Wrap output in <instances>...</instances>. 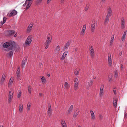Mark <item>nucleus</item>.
Segmentation results:
<instances>
[{
  "label": "nucleus",
  "mask_w": 127,
  "mask_h": 127,
  "mask_svg": "<svg viewBox=\"0 0 127 127\" xmlns=\"http://www.w3.org/2000/svg\"><path fill=\"white\" fill-rule=\"evenodd\" d=\"M60 47L58 45L55 48V50L56 51H59L60 50Z\"/></svg>",
  "instance_id": "nucleus-44"
},
{
  "label": "nucleus",
  "mask_w": 127,
  "mask_h": 127,
  "mask_svg": "<svg viewBox=\"0 0 127 127\" xmlns=\"http://www.w3.org/2000/svg\"><path fill=\"white\" fill-rule=\"evenodd\" d=\"M52 40V36L50 34H48L47 35V38L44 45L45 46V49H47L49 46L50 43L51 42Z\"/></svg>",
  "instance_id": "nucleus-2"
},
{
  "label": "nucleus",
  "mask_w": 127,
  "mask_h": 127,
  "mask_svg": "<svg viewBox=\"0 0 127 127\" xmlns=\"http://www.w3.org/2000/svg\"><path fill=\"white\" fill-rule=\"evenodd\" d=\"M86 25L84 24L83 25L82 29L80 32V34L81 35H83L85 33V31L86 29Z\"/></svg>",
  "instance_id": "nucleus-16"
},
{
  "label": "nucleus",
  "mask_w": 127,
  "mask_h": 127,
  "mask_svg": "<svg viewBox=\"0 0 127 127\" xmlns=\"http://www.w3.org/2000/svg\"><path fill=\"white\" fill-rule=\"evenodd\" d=\"M95 27H91L90 28V30L91 31V32L93 34L95 30Z\"/></svg>",
  "instance_id": "nucleus-34"
},
{
  "label": "nucleus",
  "mask_w": 127,
  "mask_h": 127,
  "mask_svg": "<svg viewBox=\"0 0 127 127\" xmlns=\"http://www.w3.org/2000/svg\"><path fill=\"white\" fill-rule=\"evenodd\" d=\"M104 91H100L99 95L100 97H102L104 95Z\"/></svg>",
  "instance_id": "nucleus-35"
},
{
  "label": "nucleus",
  "mask_w": 127,
  "mask_h": 127,
  "mask_svg": "<svg viewBox=\"0 0 127 127\" xmlns=\"http://www.w3.org/2000/svg\"><path fill=\"white\" fill-rule=\"evenodd\" d=\"M13 53L12 51L10 52L8 55V57L9 58L11 57L12 56Z\"/></svg>",
  "instance_id": "nucleus-38"
},
{
  "label": "nucleus",
  "mask_w": 127,
  "mask_h": 127,
  "mask_svg": "<svg viewBox=\"0 0 127 127\" xmlns=\"http://www.w3.org/2000/svg\"><path fill=\"white\" fill-rule=\"evenodd\" d=\"M93 84V81L92 80H90L88 83V85L89 87H91L92 86Z\"/></svg>",
  "instance_id": "nucleus-37"
},
{
  "label": "nucleus",
  "mask_w": 127,
  "mask_h": 127,
  "mask_svg": "<svg viewBox=\"0 0 127 127\" xmlns=\"http://www.w3.org/2000/svg\"><path fill=\"white\" fill-rule=\"evenodd\" d=\"M117 100L116 98H113V104L114 107L116 108L117 105Z\"/></svg>",
  "instance_id": "nucleus-17"
},
{
  "label": "nucleus",
  "mask_w": 127,
  "mask_h": 127,
  "mask_svg": "<svg viewBox=\"0 0 127 127\" xmlns=\"http://www.w3.org/2000/svg\"><path fill=\"white\" fill-rule=\"evenodd\" d=\"M69 85L68 83L67 82H65L64 83V87L65 89H67L69 88Z\"/></svg>",
  "instance_id": "nucleus-24"
},
{
  "label": "nucleus",
  "mask_w": 127,
  "mask_h": 127,
  "mask_svg": "<svg viewBox=\"0 0 127 127\" xmlns=\"http://www.w3.org/2000/svg\"><path fill=\"white\" fill-rule=\"evenodd\" d=\"M80 110L78 109H77L76 111H74L73 115V117L74 118H75L77 116Z\"/></svg>",
  "instance_id": "nucleus-19"
},
{
  "label": "nucleus",
  "mask_w": 127,
  "mask_h": 127,
  "mask_svg": "<svg viewBox=\"0 0 127 127\" xmlns=\"http://www.w3.org/2000/svg\"><path fill=\"white\" fill-rule=\"evenodd\" d=\"M19 112L22 113L23 111V104H19Z\"/></svg>",
  "instance_id": "nucleus-25"
},
{
  "label": "nucleus",
  "mask_w": 127,
  "mask_h": 127,
  "mask_svg": "<svg viewBox=\"0 0 127 127\" xmlns=\"http://www.w3.org/2000/svg\"><path fill=\"white\" fill-rule=\"evenodd\" d=\"M104 85L103 84H102L101 85L100 89V91H104Z\"/></svg>",
  "instance_id": "nucleus-48"
},
{
  "label": "nucleus",
  "mask_w": 127,
  "mask_h": 127,
  "mask_svg": "<svg viewBox=\"0 0 127 127\" xmlns=\"http://www.w3.org/2000/svg\"><path fill=\"white\" fill-rule=\"evenodd\" d=\"M17 79L18 80L20 79V68L19 67H18L17 69L16 72Z\"/></svg>",
  "instance_id": "nucleus-14"
},
{
  "label": "nucleus",
  "mask_w": 127,
  "mask_h": 127,
  "mask_svg": "<svg viewBox=\"0 0 127 127\" xmlns=\"http://www.w3.org/2000/svg\"><path fill=\"white\" fill-rule=\"evenodd\" d=\"M6 76V74L4 73L2 75V77L1 79L5 80Z\"/></svg>",
  "instance_id": "nucleus-42"
},
{
  "label": "nucleus",
  "mask_w": 127,
  "mask_h": 127,
  "mask_svg": "<svg viewBox=\"0 0 127 127\" xmlns=\"http://www.w3.org/2000/svg\"><path fill=\"white\" fill-rule=\"evenodd\" d=\"M114 34L113 35L111 36L110 41V46H111L113 42V40L114 38Z\"/></svg>",
  "instance_id": "nucleus-23"
},
{
  "label": "nucleus",
  "mask_w": 127,
  "mask_h": 127,
  "mask_svg": "<svg viewBox=\"0 0 127 127\" xmlns=\"http://www.w3.org/2000/svg\"><path fill=\"white\" fill-rule=\"evenodd\" d=\"M89 6L90 5L89 4H87L86 5L85 9V11H87L88 10L89 8Z\"/></svg>",
  "instance_id": "nucleus-43"
},
{
  "label": "nucleus",
  "mask_w": 127,
  "mask_h": 127,
  "mask_svg": "<svg viewBox=\"0 0 127 127\" xmlns=\"http://www.w3.org/2000/svg\"><path fill=\"white\" fill-rule=\"evenodd\" d=\"M73 108V105H71L68 110L67 111V112L68 114H70L72 111Z\"/></svg>",
  "instance_id": "nucleus-21"
},
{
  "label": "nucleus",
  "mask_w": 127,
  "mask_h": 127,
  "mask_svg": "<svg viewBox=\"0 0 127 127\" xmlns=\"http://www.w3.org/2000/svg\"><path fill=\"white\" fill-rule=\"evenodd\" d=\"M3 22H4V23H5L6 21L7 18L6 17H4L3 18Z\"/></svg>",
  "instance_id": "nucleus-51"
},
{
  "label": "nucleus",
  "mask_w": 127,
  "mask_h": 127,
  "mask_svg": "<svg viewBox=\"0 0 127 127\" xmlns=\"http://www.w3.org/2000/svg\"><path fill=\"white\" fill-rule=\"evenodd\" d=\"M51 0H47V3L48 4L50 2Z\"/></svg>",
  "instance_id": "nucleus-55"
},
{
  "label": "nucleus",
  "mask_w": 127,
  "mask_h": 127,
  "mask_svg": "<svg viewBox=\"0 0 127 127\" xmlns=\"http://www.w3.org/2000/svg\"><path fill=\"white\" fill-rule=\"evenodd\" d=\"M91 115V118L94 119L95 118V116L94 115L93 112L92 111H90Z\"/></svg>",
  "instance_id": "nucleus-28"
},
{
  "label": "nucleus",
  "mask_w": 127,
  "mask_h": 127,
  "mask_svg": "<svg viewBox=\"0 0 127 127\" xmlns=\"http://www.w3.org/2000/svg\"><path fill=\"white\" fill-rule=\"evenodd\" d=\"M33 25V23H30L28 25L27 29V33H29L31 32Z\"/></svg>",
  "instance_id": "nucleus-9"
},
{
  "label": "nucleus",
  "mask_w": 127,
  "mask_h": 127,
  "mask_svg": "<svg viewBox=\"0 0 127 127\" xmlns=\"http://www.w3.org/2000/svg\"><path fill=\"white\" fill-rule=\"evenodd\" d=\"M31 106V103H28L27 105V106L26 109L27 111H29Z\"/></svg>",
  "instance_id": "nucleus-30"
},
{
  "label": "nucleus",
  "mask_w": 127,
  "mask_h": 127,
  "mask_svg": "<svg viewBox=\"0 0 127 127\" xmlns=\"http://www.w3.org/2000/svg\"><path fill=\"white\" fill-rule=\"evenodd\" d=\"M64 0H61V1H60V3L61 4H62L63 2H64Z\"/></svg>",
  "instance_id": "nucleus-56"
},
{
  "label": "nucleus",
  "mask_w": 127,
  "mask_h": 127,
  "mask_svg": "<svg viewBox=\"0 0 127 127\" xmlns=\"http://www.w3.org/2000/svg\"><path fill=\"white\" fill-rule=\"evenodd\" d=\"M99 117L101 120H102L103 119V117L102 115L101 114L99 115Z\"/></svg>",
  "instance_id": "nucleus-50"
},
{
  "label": "nucleus",
  "mask_w": 127,
  "mask_h": 127,
  "mask_svg": "<svg viewBox=\"0 0 127 127\" xmlns=\"http://www.w3.org/2000/svg\"><path fill=\"white\" fill-rule=\"evenodd\" d=\"M32 39V35L29 36L25 42L24 44L23 45L24 47H25L29 46L30 44Z\"/></svg>",
  "instance_id": "nucleus-3"
},
{
  "label": "nucleus",
  "mask_w": 127,
  "mask_h": 127,
  "mask_svg": "<svg viewBox=\"0 0 127 127\" xmlns=\"http://www.w3.org/2000/svg\"><path fill=\"white\" fill-rule=\"evenodd\" d=\"M125 36H122V37L121 39V41L122 43H123L124 41H125Z\"/></svg>",
  "instance_id": "nucleus-39"
},
{
  "label": "nucleus",
  "mask_w": 127,
  "mask_h": 127,
  "mask_svg": "<svg viewBox=\"0 0 127 127\" xmlns=\"http://www.w3.org/2000/svg\"><path fill=\"white\" fill-rule=\"evenodd\" d=\"M17 36V35H16V34H15L14 36V37H16Z\"/></svg>",
  "instance_id": "nucleus-64"
},
{
  "label": "nucleus",
  "mask_w": 127,
  "mask_h": 127,
  "mask_svg": "<svg viewBox=\"0 0 127 127\" xmlns=\"http://www.w3.org/2000/svg\"><path fill=\"white\" fill-rule=\"evenodd\" d=\"M31 2L30 1H28V4L27 5V7L26 8V10H27L29 9V7H30L31 5Z\"/></svg>",
  "instance_id": "nucleus-31"
},
{
  "label": "nucleus",
  "mask_w": 127,
  "mask_h": 127,
  "mask_svg": "<svg viewBox=\"0 0 127 127\" xmlns=\"http://www.w3.org/2000/svg\"><path fill=\"white\" fill-rule=\"evenodd\" d=\"M28 0H27L26 1H25V4H26V5H27V4H28Z\"/></svg>",
  "instance_id": "nucleus-58"
},
{
  "label": "nucleus",
  "mask_w": 127,
  "mask_h": 127,
  "mask_svg": "<svg viewBox=\"0 0 127 127\" xmlns=\"http://www.w3.org/2000/svg\"><path fill=\"white\" fill-rule=\"evenodd\" d=\"M62 127H67V125L65 126H62Z\"/></svg>",
  "instance_id": "nucleus-60"
},
{
  "label": "nucleus",
  "mask_w": 127,
  "mask_h": 127,
  "mask_svg": "<svg viewBox=\"0 0 127 127\" xmlns=\"http://www.w3.org/2000/svg\"><path fill=\"white\" fill-rule=\"evenodd\" d=\"M15 33V32L14 30H10L8 31L7 34L9 35L14 34Z\"/></svg>",
  "instance_id": "nucleus-20"
},
{
  "label": "nucleus",
  "mask_w": 127,
  "mask_h": 127,
  "mask_svg": "<svg viewBox=\"0 0 127 127\" xmlns=\"http://www.w3.org/2000/svg\"><path fill=\"white\" fill-rule=\"evenodd\" d=\"M4 23V22L1 21L0 23V26L2 25Z\"/></svg>",
  "instance_id": "nucleus-54"
},
{
  "label": "nucleus",
  "mask_w": 127,
  "mask_h": 127,
  "mask_svg": "<svg viewBox=\"0 0 127 127\" xmlns=\"http://www.w3.org/2000/svg\"><path fill=\"white\" fill-rule=\"evenodd\" d=\"M110 17V16H107L106 15V17L104 21V24H106L108 23L109 21V18Z\"/></svg>",
  "instance_id": "nucleus-27"
},
{
  "label": "nucleus",
  "mask_w": 127,
  "mask_h": 127,
  "mask_svg": "<svg viewBox=\"0 0 127 127\" xmlns=\"http://www.w3.org/2000/svg\"><path fill=\"white\" fill-rule=\"evenodd\" d=\"M108 64L109 65V66L111 67L112 66V62L110 53H108Z\"/></svg>",
  "instance_id": "nucleus-8"
},
{
  "label": "nucleus",
  "mask_w": 127,
  "mask_h": 127,
  "mask_svg": "<svg viewBox=\"0 0 127 127\" xmlns=\"http://www.w3.org/2000/svg\"><path fill=\"white\" fill-rule=\"evenodd\" d=\"M14 79L12 78H11L8 83V86H10L12 85V83L13 82Z\"/></svg>",
  "instance_id": "nucleus-26"
},
{
  "label": "nucleus",
  "mask_w": 127,
  "mask_h": 127,
  "mask_svg": "<svg viewBox=\"0 0 127 127\" xmlns=\"http://www.w3.org/2000/svg\"><path fill=\"white\" fill-rule=\"evenodd\" d=\"M103 2H104L106 0H101Z\"/></svg>",
  "instance_id": "nucleus-63"
},
{
  "label": "nucleus",
  "mask_w": 127,
  "mask_h": 127,
  "mask_svg": "<svg viewBox=\"0 0 127 127\" xmlns=\"http://www.w3.org/2000/svg\"><path fill=\"white\" fill-rule=\"evenodd\" d=\"M18 95L17 97L18 98H20L21 94V92L20 90H19L18 91Z\"/></svg>",
  "instance_id": "nucleus-40"
},
{
  "label": "nucleus",
  "mask_w": 127,
  "mask_h": 127,
  "mask_svg": "<svg viewBox=\"0 0 127 127\" xmlns=\"http://www.w3.org/2000/svg\"><path fill=\"white\" fill-rule=\"evenodd\" d=\"M80 69L78 68H77L74 71V74L76 75H78Z\"/></svg>",
  "instance_id": "nucleus-29"
},
{
  "label": "nucleus",
  "mask_w": 127,
  "mask_h": 127,
  "mask_svg": "<svg viewBox=\"0 0 127 127\" xmlns=\"http://www.w3.org/2000/svg\"><path fill=\"white\" fill-rule=\"evenodd\" d=\"M121 28L123 29L125 27V20L124 17H122L121 18Z\"/></svg>",
  "instance_id": "nucleus-10"
},
{
  "label": "nucleus",
  "mask_w": 127,
  "mask_h": 127,
  "mask_svg": "<svg viewBox=\"0 0 127 127\" xmlns=\"http://www.w3.org/2000/svg\"><path fill=\"white\" fill-rule=\"evenodd\" d=\"M17 11L15 10H14L9 14V16L11 17L12 16L15 15L17 14Z\"/></svg>",
  "instance_id": "nucleus-18"
},
{
  "label": "nucleus",
  "mask_w": 127,
  "mask_h": 127,
  "mask_svg": "<svg viewBox=\"0 0 127 127\" xmlns=\"http://www.w3.org/2000/svg\"><path fill=\"white\" fill-rule=\"evenodd\" d=\"M68 51H65L61 57L60 58V60H64L66 57L68 53Z\"/></svg>",
  "instance_id": "nucleus-15"
},
{
  "label": "nucleus",
  "mask_w": 127,
  "mask_h": 127,
  "mask_svg": "<svg viewBox=\"0 0 127 127\" xmlns=\"http://www.w3.org/2000/svg\"><path fill=\"white\" fill-rule=\"evenodd\" d=\"M26 4H25H25H24L23 5V6L25 7V6H26Z\"/></svg>",
  "instance_id": "nucleus-61"
},
{
  "label": "nucleus",
  "mask_w": 127,
  "mask_h": 127,
  "mask_svg": "<svg viewBox=\"0 0 127 127\" xmlns=\"http://www.w3.org/2000/svg\"><path fill=\"white\" fill-rule=\"evenodd\" d=\"M126 32H127V30H126L125 31L123 36H125V35L126 34Z\"/></svg>",
  "instance_id": "nucleus-52"
},
{
  "label": "nucleus",
  "mask_w": 127,
  "mask_h": 127,
  "mask_svg": "<svg viewBox=\"0 0 127 127\" xmlns=\"http://www.w3.org/2000/svg\"><path fill=\"white\" fill-rule=\"evenodd\" d=\"M42 0H37L36 2V3L37 4H38L41 3L42 1Z\"/></svg>",
  "instance_id": "nucleus-47"
},
{
  "label": "nucleus",
  "mask_w": 127,
  "mask_h": 127,
  "mask_svg": "<svg viewBox=\"0 0 127 127\" xmlns=\"http://www.w3.org/2000/svg\"><path fill=\"white\" fill-rule=\"evenodd\" d=\"M47 76L48 77H49L50 76V74H47Z\"/></svg>",
  "instance_id": "nucleus-62"
},
{
  "label": "nucleus",
  "mask_w": 127,
  "mask_h": 127,
  "mask_svg": "<svg viewBox=\"0 0 127 127\" xmlns=\"http://www.w3.org/2000/svg\"><path fill=\"white\" fill-rule=\"evenodd\" d=\"M13 91L12 90H10L9 92L8 97V102L9 103H11L13 97Z\"/></svg>",
  "instance_id": "nucleus-4"
},
{
  "label": "nucleus",
  "mask_w": 127,
  "mask_h": 127,
  "mask_svg": "<svg viewBox=\"0 0 127 127\" xmlns=\"http://www.w3.org/2000/svg\"><path fill=\"white\" fill-rule=\"evenodd\" d=\"M47 113L49 116L52 114V111L50 103H48V105Z\"/></svg>",
  "instance_id": "nucleus-7"
},
{
  "label": "nucleus",
  "mask_w": 127,
  "mask_h": 127,
  "mask_svg": "<svg viewBox=\"0 0 127 127\" xmlns=\"http://www.w3.org/2000/svg\"><path fill=\"white\" fill-rule=\"evenodd\" d=\"M124 116L125 117L127 118V113L126 111L125 112V115Z\"/></svg>",
  "instance_id": "nucleus-53"
},
{
  "label": "nucleus",
  "mask_w": 127,
  "mask_h": 127,
  "mask_svg": "<svg viewBox=\"0 0 127 127\" xmlns=\"http://www.w3.org/2000/svg\"><path fill=\"white\" fill-rule=\"evenodd\" d=\"M70 40H69L68 41L63 48L64 50L68 49L69 46L70 45Z\"/></svg>",
  "instance_id": "nucleus-13"
},
{
  "label": "nucleus",
  "mask_w": 127,
  "mask_h": 127,
  "mask_svg": "<svg viewBox=\"0 0 127 127\" xmlns=\"http://www.w3.org/2000/svg\"><path fill=\"white\" fill-rule=\"evenodd\" d=\"M112 74H110L108 78H109V81H110L112 79Z\"/></svg>",
  "instance_id": "nucleus-45"
},
{
  "label": "nucleus",
  "mask_w": 127,
  "mask_h": 127,
  "mask_svg": "<svg viewBox=\"0 0 127 127\" xmlns=\"http://www.w3.org/2000/svg\"><path fill=\"white\" fill-rule=\"evenodd\" d=\"M112 14V11L111 8L110 6H108L107 8V13L106 15L110 17Z\"/></svg>",
  "instance_id": "nucleus-12"
},
{
  "label": "nucleus",
  "mask_w": 127,
  "mask_h": 127,
  "mask_svg": "<svg viewBox=\"0 0 127 127\" xmlns=\"http://www.w3.org/2000/svg\"><path fill=\"white\" fill-rule=\"evenodd\" d=\"M40 78L41 79L42 82L44 84L46 83V80L44 77L40 76Z\"/></svg>",
  "instance_id": "nucleus-22"
},
{
  "label": "nucleus",
  "mask_w": 127,
  "mask_h": 127,
  "mask_svg": "<svg viewBox=\"0 0 127 127\" xmlns=\"http://www.w3.org/2000/svg\"><path fill=\"white\" fill-rule=\"evenodd\" d=\"M75 51H78V49L77 48H76L75 49Z\"/></svg>",
  "instance_id": "nucleus-59"
},
{
  "label": "nucleus",
  "mask_w": 127,
  "mask_h": 127,
  "mask_svg": "<svg viewBox=\"0 0 127 127\" xmlns=\"http://www.w3.org/2000/svg\"><path fill=\"white\" fill-rule=\"evenodd\" d=\"M96 22L95 20L93 21L92 22L91 26V27H95Z\"/></svg>",
  "instance_id": "nucleus-32"
},
{
  "label": "nucleus",
  "mask_w": 127,
  "mask_h": 127,
  "mask_svg": "<svg viewBox=\"0 0 127 127\" xmlns=\"http://www.w3.org/2000/svg\"><path fill=\"white\" fill-rule=\"evenodd\" d=\"M78 80L77 78H75L74 80V87L75 90H77L78 88Z\"/></svg>",
  "instance_id": "nucleus-6"
},
{
  "label": "nucleus",
  "mask_w": 127,
  "mask_h": 127,
  "mask_svg": "<svg viewBox=\"0 0 127 127\" xmlns=\"http://www.w3.org/2000/svg\"><path fill=\"white\" fill-rule=\"evenodd\" d=\"M114 77L115 78H117L118 77V75L117 73V71L116 70H115L114 73Z\"/></svg>",
  "instance_id": "nucleus-33"
},
{
  "label": "nucleus",
  "mask_w": 127,
  "mask_h": 127,
  "mask_svg": "<svg viewBox=\"0 0 127 127\" xmlns=\"http://www.w3.org/2000/svg\"><path fill=\"white\" fill-rule=\"evenodd\" d=\"M4 47L6 48L9 47L10 50H13L15 48L16 45L15 43L13 41H10L9 42L5 43L3 45Z\"/></svg>",
  "instance_id": "nucleus-1"
},
{
  "label": "nucleus",
  "mask_w": 127,
  "mask_h": 127,
  "mask_svg": "<svg viewBox=\"0 0 127 127\" xmlns=\"http://www.w3.org/2000/svg\"><path fill=\"white\" fill-rule=\"evenodd\" d=\"M27 56H26L23 60L21 64V66L23 68L25 66V63H26L27 60Z\"/></svg>",
  "instance_id": "nucleus-11"
},
{
  "label": "nucleus",
  "mask_w": 127,
  "mask_h": 127,
  "mask_svg": "<svg viewBox=\"0 0 127 127\" xmlns=\"http://www.w3.org/2000/svg\"><path fill=\"white\" fill-rule=\"evenodd\" d=\"M5 80L1 79L0 81V83L1 85H3L4 84Z\"/></svg>",
  "instance_id": "nucleus-46"
},
{
  "label": "nucleus",
  "mask_w": 127,
  "mask_h": 127,
  "mask_svg": "<svg viewBox=\"0 0 127 127\" xmlns=\"http://www.w3.org/2000/svg\"><path fill=\"white\" fill-rule=\"evenodd\" d=\"M114 93L115 95H116V89L115 88H114L113 90Z\"/></svg>",
  "instance_id": "nucleus-49"
},
{
  "label": "nucleus",
  "mask_w": 127,
  "mask_h": 127,
  "mask_svg": "<svg viewBox=\"0 0 127 127\" xmlns=\"http://www.w3.org/2000/svg\"><path fill=\"white\" fill-rule=\"evenodd\" d=\"M43 94L42 93H40L39 94V95L40 96H41Z\"/></svg>",
  "instance_id": "nucleus-57"
},
{
  "label": "nucleus",
  "mask_w": 127,
  "mask_h": 127,
  "mask_svg": "<svg viewBox=\"0 0 127 127\" xmlns=\"http://www.w3.org/2000/svg\"><path fill=\"white\" fill-rule=\"evenodd\" d=\"M31 89L32 87L30 86H28V91L29 94H30L31 93Z\"/></svg>",
  "instance_id": "nucleus-41"
},
{
  "label": "nucleus",
  "mask_w": 127,
  "mask_h": 127,
  "mask_svg": "<svg viewBox=\"0 0 127 127\" xmlns=\"http://www.w3.org/2000/svg\"><path fill=\"white\" fill-rule=\"evenodd\" d=\"M89 49L91 58H94L95 57V52L93 46L91 45Z\"/></svg>",
  "instance_id": "nucleus-5"
},
{
  "label": "nucleus",
  "mask_w": 127,
  "mask_h": 127,
  "mask_svg": "<svg viewBox=\"0 0 127 127\" xmlns=\"http://www.w3.org/2000/svg\"><path fill=\"white\" fill-rule=\"evenodd\" d=\"M61 122L62 126L66 125V123L64 120H61Z\"/></svg>",
  "instance_id": "nucleus-36"
}]
</instances>
